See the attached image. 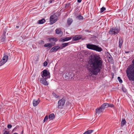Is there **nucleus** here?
<instances>
[{
  "label": "nucleus",
  "instance_id": "obj_1",
  "mask_svg": "<svg viewBox=\"0 0 134 134\" xmlns=\"http://www.w3.org/2000/svg\"><path fill=\"white\" fill-rule=\"evenodd\" d=\"M88 63V68L93 75H97L102 69V62L100 59H90Z\"/></svg>",
  "mask_w": 134,
  "mask_h": 134
},
{
  "label": "nucleus",
  "instance_id": "obj_2",
  "mask_svg": "<svg viewBox=\"0 0 134 134\" xmlns=\"http://www.w3.org/2000/svg\"><path fill=\"white\" fill-rule=\"evenodd\" d=\"M133 64L129 65L127 69L126 73L130 80H134V59L132 61Z\"/></svg>",
  "mask_w": 134,
  "mask_h": 134
},
{
  "label": "nucleus",
  "instance_id": "obj_3",
  "mask_svg": "<svg viewBox=\"0 0 134 134\" xmlns=\"http://www.w3.org/2000/svg\"><path fill=\"white\" fill-rule=\"evenodd\" d=\"M86 47L88 49L98 52H100L102 50L101 47L93 44H86Z\"/></svg>",
  "mask_w": 134,
  "mask_h": 134
},
{
  "label": "nucleus",
  "instance_id": "obj_4",
  "mask_svg": "<svg viewBox=\"0 0 134 134\" xmlns=\"http://www.w3.org/2000/svg\"><path fill=\"white\" fill-rule=\"evenodd\" d=\"M41 74L42 77L46 79L49 78L50 77V72L47 70H43Z\"/></svg>",
  "mask_w": 134,
  "mask_h": 134
},
{
  "label": "nucleus",
  "instance_id": "obj_5",
  "mask_svg": "<svg viewBox=\"0 0 134 134\" xmlns=\"http://www.w3.org/2000/svg\"><path fill=\"white\" fill-rule=\"evenodd\" d=\"M120 31V29L117 27H114L110 29L109 33L111 35H115L118 34Z\"/></svg>",
  "mask_w": 134,
  "mask_h": 134
},
{
  "label": "nucleus",
  "instance_id": "obj_6",
  "mask_svg": "<svg viewBox=\"0 0 134 134\" xmlns=\"http://www.w3.org/2000/svg\"><path fill=\"white\" fill-rule=\"evenodd\" d=\"M65 102V100L63 98L58 101V106L59 109H62Z\"/></svg>",
  "mask_w": 134,
  "mask_h": 134
},
{
  "label": "nucleus",
  "instance_id": "obj_7",
  "mask_svg": "<svg viewBox=\"0 0 134 134\" xmlns=\"http://www.w3.org/2000/svg\"><path fill=\"white\" fill-rule=\"evenodd\" d=\"M58 19V16L54 15H51L49 19V21L51 24H52L57 21Z\"/></svg>",
  "mask_w": 134,
  "mask_h": 134
},
{
  "label": "nucleus",
  "instance_id": "obj_8",
  "mask_svg": "<svg viewBox=\"0 0 134 134\" xmlns=\"http://www.w3.org/2000/svg\"><path fill=\"white\" fill-rule=\"evenodd\" d=\"M106 107L104 103H103L99 108H97L96 109V113H99L103 112Z\"/></svg>",
  "mask_w": 134,
  "mask_h": 134
},
{
  "label": "nucleus",
  "instance_id": "obj_9",
  "mask_svg": "<svg viewBox=\"0 0 134 134\" xmlns=\"http://www.w3.org/2000/svg\"><path fill=\"white\" fill-rule=\"evenodd\" d=\"M74 74L71 72L66 73L64 75V77L66 79H71L74 76Z\"/></svg>",
  "mask_w": 134,
  "mask_h": 134
},
{
  "label": "nucleus",
  "instance_id": "obj_10",
  "mask_svg": "<svg viewBox=\"0 0 134 134\" xmlns=\"http://www.w3.org/2000/svg\"><path fill=\"white\" fill-rule=\"evenodd\" d=\"M40 83H42L44 85L47 86L48 85L47 82L46 80L47 79H46L43 78H40Z\"/></svg>",
  "mask_w": 134,
  "mask_h": 134
},
{
  "label": "nucleus",
  "instance_id": "obj_11",
  "mask_svg": "<svg viewBox=\"0 0 134 134\" xmlns=\"http://www.w3.org/2000/svg\"><path fill=\"white\" fill-rule=\"evenodd\" d=\"M72 38L71 37H66L64 38H62L60 40V41L61 42H64L70 40Z\"/></svg>",
  "mask_w": 134,
  "mask_h": 134
},
{
  "label": "nucleus",
  "instance_id": "obj_12",
  "mask_svg": "<svg viewBox=\"0 0 134 134\" xmlns=\"http://www.w3.org/2000/svg\"><path fill=\"white\" fill-rule=\"evenodd\" d=\"M91 59H100L98 54H93L91 55Z\"/></svg>",
  "mask_w": 134,
  "mask_h": 134
},
{
  "label": "nucleus",
  "instance_id": "obj_13",
  "mask_svg": "<svg viewBox=\"0 0 134 134\" xmlns=\"http://www.w3.org/2000/svg\"><path fill=\"white\" fill-rule=\"evenodd\" d=\"M60 48V47H59L58 46H55L54 47H53L51 49L50 51L51 52H54L57 51L58 50V49H59Z\"/></svg>",
  "mask_w": 134,
  "mask_h": 134
},
{
  "label": "nucleus",
  "instance_id": "obj_14",
  "mask_svg": "<svg viewBox=\"0 0 134 134\" xmlns=\"http://www.w3.org/2000/svg\"><path fill=\"white\" fill-rule=\"evenodd\" d=\"M40 102V100L39 99V98L38 99V100H36L34 99L33 101V105L34 107L36 106Z\"/></svg>",
  "mask_w": 134,
  "mask_h": 134
},
{
  "label": "nucleus",
  "instance_id": "obj_15",
  "mask_svg": "<svg viewBox=\"0 0 134 134\" xmlns=\"http://www.w3.org/2000/svg\"><path fill=\"white\" fill-rule=\"evenodd\" d=\"M123 42V40L122 38L121 37H120L119 40V47L121 48L122 46Z\"/></svg>",
  "mask_w": 134,
  "mask_h": 134
},
{
  "label": "nucleus",
  "instance_id": "obj_16",
  "mask_svg": "<svg viewBox=\"0 0 134 134\" xmlns=\"http://www.w3.org/2000/svg\"><path fill=\"white\" fill-rule=\"evenodd\" d=\"M8 59H1L0 61V66L4 64L7 61Z\"/></svg>",
  "mask_w": 134,
  "mask_h": 134
},
{
  "label": "nucleus",
  "instance_id": "obj_17",
  "mask_svg": "<svg viewBox=\"0 0 134 134\" xmlns=\"http://www.w3.org/2000/svg\"><path fill=\"white\" fill-rule=\"evenodd\" d=\"M104 105H105L106 108H108L109 107H110L113 108L114 107V105L113 104H111L108 103H104Z\"/></svg>",
  "mask_w": 134,
  "mask_h": 134
},
{
  "label": "nucleus",
  "instance_id": "obj_18",
  "mask_svg": "<svg viewBox=\"0 0 134 134\" xmlns=\"http://www.w3.org/2000/svg\"><path fill=\"white\" fill-rule=\"evenodd\" d=\"M73 21V20L71 18H68L67 20V24L68 26H70L71 24Z\"/></svg>",
  "mask_w": 134,
  "mask_h": 134
},
{
  "label": "nucleus",
  "instance_id": "obj_19",
  "mask_svg": "<svg viewBox=\"0 0 134 134\" xmlns=\"http://www.w3.org/2000/svg\"><path fill=\"white\" fill-rule=\"evenodd\" d=\"M81 38V37L80 36H76L72 38L73 41H77L80 40Z\"/></svg>",
  "mask_w": 134,
  "mask_h": 134
},
{
  "label": "nucleus",
  "instance_id": "obj_20",
  "mask_svg": "<svg viewBox=\"0 0 134 134\" xmlns=\"http://www.w3.org/2000/svg\"><path fill=\"white\" fill-rule=\"evenodd\" d=\"M48 118L50 120H53L55 118V115L53 113H52L50 114Z\"/></svg>",
  "mask_w": 134,
  "mask_h": 134
},
{
  "label": "nucleus",
  "instance_id": "obj_21",
  "mask_svg": "<svg viewBox=\"0 0 134 134\" xmlns=\"http://www.w3.org/2000/svg\"><path fill=\"white\" fill-rule=\"evenodd\" d=\"M45 22V20L44 19H42L41 20H39L37 23L38 24H41L44 23Z\"/></svg>",
  "mask_w": 134,
  "mask_h": 134
},
{
  "label": "nucleus",
  "instance_id": "obj_22",
  "mask_svg": "<svg viewBox=\"0 0 134 134\" xmlns=\"http://www.w3.org/2000/svg\"><path fill=\"white\" fill-rule=\"evenodd\" d=\"M69 43H63L61 45V49H62L63 48L65 47L66 46H68Z\"/></svg>",
  "mask_w": 134,
  "mask_h": 134
},
{
  "label": "nucleus",
  "instance_id": "obj_23",
  "mask_svg": "<svg viewBox=\"0 0 134 134\" xmlns=\"http://www.w3.org/2000/svg\"><path fill=\"white\" fill-rule=\"evenodd\" d=\"M53 45L51 43H46L44 45V46L45 47H49L50 48H51L52 47Z\"/></svg>",
  "mask_w": 134,
  "mask_h": 134
},
{
  "label": "nucleus",
  "instance_id": "obj_24",
  "mask_svg": "<svg viewBox=\"0 0 134 134\" xmlns=\"http://www.w3.org/2000/svg\"><path fill=\"white\" fill-rule=\"evenodd\" d=\"M126 123V121L125 119H122L121 122V126H123Z\"/></svg>",
  "mask_w": 134,
  "mask_h": 134
},
{
  "label": "nucleus",
  "instance_id": "obj_25",
  "mask_svg": "<svg viewBox=\"0 0 134 134\" xmlns=\"http://www.w3.org/2000/svg\"><path fill=\"white\" fill-rule=\"evenodd\" d=\"M93 130H90L86 131L83 134H90L93 132Z\"/></svg>",
  "mask_w": 134,
  "mask_h": 134
},
{
  "label": "nucleus",
  "instance_id": "obj_26",
  "mask_svg": "<svg viewBox=\"0 0 134 134\" xmlns=\"http://www.w3.org/2000/svg\"><path fill=\"white\" fill-rule=\"evenodd\" d=\"M56 33L57 34H59L62 32L61 30L60 29H57L55 30Z\"/></svg>",
  "mask_w": 134,
  "mask_h": 134
},
{
  "label": "nucleus",
  "instance_id": "obj_27",
  "mask_svg": "<svg viewBox=\"0 0 134 134\" xmlns=\"http://www.w3.org/2000/svg\"><path fill=\"white\" fill-rule=\"evenodd\" d=\"M76 18L79 20H82L83 19V16L81 15H79L77 16L76 17Z\"/></svg>",
  "mask_w": 134,
  "mask_h": 134
},
{
  "label": "nucleus",
  "instance_id": "obj_28",
  "mask_svg": "<svg viewBox=\"0 0 134 134\" xmlns=\"http://www.w3.org/2000/svg\"><path fill=\"white\" fill-rule=\"evenodd\" d=\"M49 40H52L53 41L55 42H56L58 41L57 39L55 38H49Z\"/></svg>",
  "mask_w": 134,
  "mask_h": 134
},
{
  "label": "nucleus",
  "instance_id": "obj_29",
  "mask_svg": "<svg viewBox=\"0 0 134 134\" xmlns=\"http://www.w3.org/2000/svg\"><path fill=\"white\" fill-rule=\"evenodd\" d=\"M105 10V8L103 7H102L101 9H100V12L101 13H102L104 10Z\"/></svg>",
  "mask_w": 134,
  "mask_h": 134
},
{
  "label": "nucleus",
  "instance_id": "obj_30",
  "mask_svg": "<svg viewBox=\"0 0 134 134\" xmlns=\"http://www.w3.org/2000/svg\"><path fill=\"white\" fill-rule=\"evenodd\" d=\"M6 37L4 35L2 38L1 39V41L2 42H4L5 41V39Z\"/></svg>",
  "mask_w": 134,
  "mask_h": 134
},
{
  "label": "nucleus",
  "instance_id": "obj_31",
  "mask_svg": "<svg viewBox=\"0 0 134 134\" xmlns=\"http://www.w3.org/2000/svg\"><path fill=\"white\" fill-rule=\"evenodd\" d=\"M118 80L120 83H121L122 82V80L121 79L120 77H118Z\"/></svg>",
  "mask_w": 134,
  "mask_h": 134
},
{
  "label": "nucleus",
  "instance_id": "obj_32",
  "mask_svg": "<svg viewBox=\"0 0 134 134\" xmlns=\"http://www.w3.org/2000/svg\"><path fill=\"white\" fill-rule=\"evenodd\" d=\"M48 119V117L47 116H45L44 120H43V122H45Z\"/></svg>",
  "mask_w": 134,
  "mask_h": 134
},
{
  "label": "nucleus",
  "instance_id": "obj_33",
  "mask_svg": "<svg viewBox=\"0 0 134 134\" xmlns=\"http://www.w3.org/2000/svg\"><path fill=\"white\" fill-rule=\"evenodd\" d=\"M47 62L46 61L43 63V65L44 66H46L47 65Z\"/></svg>",
  "mask_w": 134,
  "mask_h": 134
},
{
  "label": "nucleus",
  "instance_id": "obj_34",
  "mask_svg": "<svg viewBox=\"0 0 134 134\" xmlns=\"http://www.w3.org/2000/svg\"><path fill=\"white\" fill-rule=\"evenodd\" d=\"M122 90L124 92H127V90L126 88L124 87H122Z\"/></svg>",
  "mask_w": 134,
  "mask_h": 134
},
{
  "label": "nucleus",
  "instance_id": "obj_35",
  "mask_svg": "<svg viewBox=\"0 0 134 134\" xmlns=\"http://www.w3.org/2000/svg\"><path fill=\"white\" fill-rule=\"evenodd\" d=\"M53 96L56 98H57L59 96L57 95L55 93H53Z\"/></svg>",
  "mask_w": 134,
  "mask_h": 134
},
{
  "label": "nucleus",
  "instance_id": "obj_36",
  "mask_svg": "<svg viewBox=\"0 0 134 134\" xmlns=\"http://www.w3.org/2000/svg\"><path fill=\"white\" fill-rule=\"evenodd\" d=\"M9 132L8 131H6L3 134H10L9 133Z\"/></svg>",
  "mask_w": 134,
  "mask_h": 134
},
{
  "label": "nucleus",
  "instance_id": "obj_37",
  "mask_svg": "<svg viewBox=\"0 0 134 134\" xmlns=\"http://www.w3.org/2000/svg\"><path fill=\"white\" fill-rule=\"evenodd\" d=\"M8 57L7 55H4L3 58V59H8Z\"/></svg>",
  "mask_w": 134,
  "mask_h": 134
},
{
  "label": "nucleus",
  "instance_id": "obj_38",
  "mask_svg": "<svg viewBox=\"0 0 134 134\" xmlns=\"http://www.w3.org/2000/svg\"><path fill=\"white\" fill-rule=\"evenodd\" d=\"M7 127L9 129H11L12 127V125L10 124H8L7 126Z\"/></svg>",
  "mask_w": 134,
  "mask_h": 134
},
{
  "label": "nucleus",
  "instance_id": "obj_39",
  "mask_svg": "<svg viewBox=\"0 0 134 134\" xmlns=\"http://www.w3.org/2000/svg\"><path fill=\"white\" fill-rule=\"evenodd\" d=\"M6 31H3V35L4 36V35L5 36V33H6Z\"/></svg>",
  "mask_w": 134,
  "mask_h": 134
},
{
  "label": "nucleus",
  "instance_id": "obj_40",
  "mask_svg": "<svg viewBox=\"0 0 134 134\" xmlns=\"http://www.w3.org/2000/svg\"><path fill=\"white\" fill-rule=\"evenodd\" d=\"M108 55L109 59H111V56L110 54L109 53H108Z\"/></svg>",
  "mask_w": 134,
  "mask_h": 134
},
{
  "label": "nucleus",
  "instance_id": "obj_41",
  "mask_svg": "<svg viewBox=\"0 0 134 134\" xmlns=\"http://www.w3.org/2000/svg\"><path fill=\"white\" fill-rule=\"evenodd\" d=\"M54 0H50L49 1V2L50 3H51L53 2V1Z\"/></svg>",
  "mask_w": 134,
  "mask_h": 134
},
{
  "label": "nucleus",
  "instance_id": "obj_42",
  "mask_svg": "<svg viewBox=\"0 0 134 134\" xmlns=\"http://www.w3.org/2000/svg\"><path fill=\"white\" fill-rule=\"evenodd\" d=\"M82 0H77V2L80 3L81 1Z\"/></svg>",
  "mask_w": 134,
  "mask_h": 134
},
{
  "label": "nucleus",
  "instance_id": "obj_43",
  "mask_svg": "<svg viewBox=\"0 0 134 134\" xmlns=\"http://www.w3.org/2000/svg\"><path fill=\"white\" fill-rule=\"evenodd\" d=\"M129 52V51H128V52L125 51V53H127Z\"/></svg>",
  "mask_w": 134,
  "mask_h": 134
},
{
  "label": "nucleus",
  "instance_id": "obj_44",
  "mask_svg": "<svg viewBox=\"0 0 134 134\" xmlns=\"http://www.w3.org/2000/svg\"><path fill=\"white\" fill-rule=\"evenodd\" d=\"M23 131H22V134H23ZM13 134H18L17 133H14Z\"/></svg>",
  "mask_w": 134,
  "mask_h": 134
},
{
  "label": "nucleus",
  "instance_id": "obj_45",
  "mask_svg": "<svg viewBox=\"0 0 134 134\" xmlns=\"http://www.w3.org/2000/svg\"><path fill=\"white\" fill-rule=\"evenodd\" d=\"M41 42L42 43H44V41H43L41 40Z\"/></svg>",
  "mask_w": 134,
  "mask_h": 134
},
{
  "label": "nucleus",
  "instance_id": "obj_46",
  "mask_svg": "<svg viewBox=\"0 0 134 134\" xmlns=\"http://www.w3.org/2000/svg\"><path fill=\"white\" fill-rule=\"evenodd\" d=\"M16 27L17 28H18L19 26H16Z\"/></svg>",
  "mask_w": 134,
  "mask_h": 134
}]
</instances>
